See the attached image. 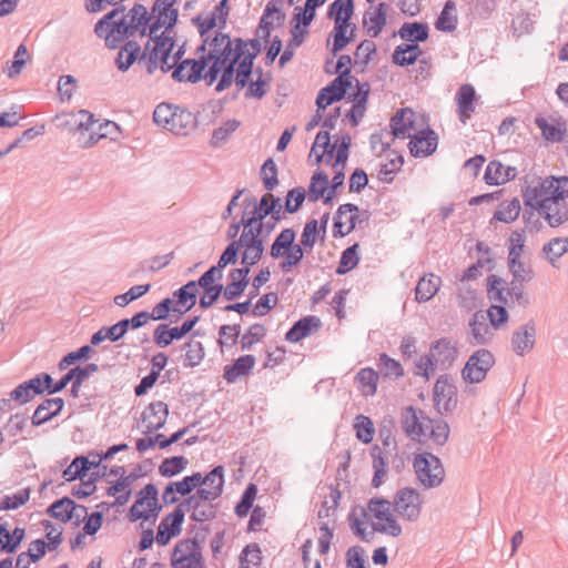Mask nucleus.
<instances>
[{"mask_svg": "<svg viewBox=\"0 0 568 568\" xmlns=\"http://www.w3.org/2000/svg\"><path fill=\"white\" fill-rule=\"evenodd\" d=\"M161 510L159 489L155 484L149 483L138 491L134 503L126 513V518L130 523L138 520L154 523Z\"/></svg>", "mask_w": 568, "mask_h": 568, "instance_id": "nucleus-1", "label": "nucleus"}, {"mask_svg": "<svg viewBox=\"0 0 568 568\" xmlns=\"http://www.w3.org/2000/svg\"><path fill=\"white\" fill-rule=\"evenodd\" d=\"M197 287L194 280L189 281L173 292V298L165 297L159 302L166 320H170V323H176L185 313L195 306L199 292Z\"/></svg>", "mask_w": 568, "mask_h": 568, "instance_id": "nucleus-2", "label": "nucleus"}, {"mask_svg": "<svg viewBox=\"0 0 568 568\" xmlns=\"http://www.w3.org/2000/svg\"><path fill=\"white\" fill-rule=\"evenodd\" d=\"M344 180L345 173L342 169L334 171L331 181L324 171H315L307 189L308 201L315 203L322 199L325 205L332 204L336 196V191L344 185Z\"/></svg>", "mask_w": 568, "mask_h": 568, "instance_id": "nucleus-3", "label": "nucleus"}, {"mask_svg": "<svg viewBox=\"0 0 568 568\" xmlns=\"http://www.w3.org/2000/svg\"><path fill=\"white\" fill-rule=\"evenodd\" d=\"M413 467L418 481L425 488H435L445 479V469L439 457L429 452L416 454Z\"/></svg>", "mask_w": 568, "mask_h": 568, "instance_id": "nucleus-4", "label": "nucleus"}, {"mask_svg": "<svg viewBox=\"0 0 568 568\" xmlns=\"http://www.w3.org/2000/svg\"><path fill=\"white\" fill-rule=\"evenodd\" d=\"M172 568H206L201 542L196 537L179 540L171 554Z\"/></svg>", "mask_w": 568, "mask_h": 568, "instance_id": "nucleus-5", "label": "nucleus"}, {"mask_svg": "<svg viewBox=\"0 0 568 568\" xmlns=\"http://www.w3.org/2000/svg\"><path fill=\"white\" fill-rule=\"evenodd\" d=\"M433 400L437 413L448 415L458 404V389L449 374L439 375L433 387Z\"/></svg>", "mask_w": 568, "mask_h": 568, "instance_id": "nucleus-6", "label": "nucleus"}, {"mask_svg": "<svg viewBox=\"0 0 568 568\" xmlns=\"http://www.w3.org/2000/svg\"><path fill=\"white\" fill-rule=\"evenodd\" d=\"M394 511L404 520L417 521L423 508L422 495L412 487H404L394 496Z\"/></svg>", "mask_w": 568, "mask_h": 568, "instance_id": "nucleus-7", "label": "nucleus"}, {"mask_svg": "<svg viewBox=\"0 0 568 568\" xmlns=\"http://www.w3.org/2000/svg\"><path fill=\"white\" fill-rule=\"evenodd\" d=\"M495 365V356L486 348L475 351L462 369L466 383L478 384L486 378L488 371Z\"/></svg>", "mask_w": 568, "mask_h": 568, "instance_id": "nucleus-8", "label": "nucleus"}, {"mask_svg": "<svg viewBox=\"0 0 568 568\" xmlns=\"http://www.w3.org/2000/svg\"><path fill=\"white\" fill-rule=\"evenodd\" d=\"M311 23V20L295 11L293 12V17L290 21L291 39L287 41L286 47L280 57V68H284L293 59L295 48H298L304 43L305 37L308 34Z\"/></svg>", "mask_w": 568, "mask_h": 568, "instance_id": "nucleus-9", "label": "nucleus"}, {"mask_svg": "<svg viewBox=\"0 0 568 568\" xmlns=\"http://www.w3.org/2000/svg\"><path fill=\"white\" fill-rule=\"evenodd\" d=\"M508 267L513 280L508 284L507 294L514 297L520 306L527 307L530 301L524 291V283L530 282L534 278V271L531 268H525L523 262H519V264L513 267L511 262H508Z\"/></svg>", "mask_w": 568, "mask_h": 568, "instance_id": "nucleus-10", "label": "nucleus"}, {"mask_svg": "<svg viewBox=\"0 0 568 568\" xmlns=\"http://www.w3.org/2000/svg\"><path fill=\"white\" fill-rule=\"evenodd\" d=\"M420 419H427V417L424 416V412L409 405L403 408L399 423L407 437L424 443L420 437L426 436L428 425H425Z\"/></svg>", "mask_w": 568, "mask_h": 568, "instance_id": "nucleus-11", "label": "nucleus"}, {"mask_svg": "<svg viewBox=\"0 0 568 568\" xmlns=\"http://www.w3.org/2000/svg\"><path fill=\"white\" fill-rule=\"evenodd\" d=\"M408 149L414 158H426L432 155L438 145V135L429 126L422 129L414 135H409Z\"/></svg>", "mask_w": 568, "mask_h": 568, "instance_id": "nucleus-12", "label": "nucleus"}, {"mask_svg": "<svg viewBox=\"0 0 568 568\" xmlns=\"http://www.w3.org/2000/svg\"><path fill=\"white\" fill-rule=\"evenodd\" d=\"M352 87L351 81H346L343 77H336L318 91L315 101L318 110H325L328 105L345 99L347 90Z\"/></svg>", "mask_w": 568, "mask_h": 568, "instance_id": "nucleus-13", "label": "nucleus"}, {"mask_svg": "<svg viewBox=\"0 0 568 568\" xmlns=\"http://www.w3.org/2000/svg\"><path fill=\"white\" fill-rule=\"evenodd\" d=\"M536 324L534 320H529L524 325L517 327L511 334V349L518 356L529 353L536 344Z\"/></svg>", "mask_w": 568, "mask_h": 568, "instance_id": "nucleus-14", "label": "nucleus"}, {"mask_svg": "<svg viewBox=\"0 0 568 568\" xmlns=\"http://www.w3.org/2000/svg\"><path fill=\"white\" fill-rule=\"evenodd\" d=\"M169 414V405L163 400L150 403L141 415L142 420L148 422L146 429L143 434L149 435L162 429L165 426Z\"/></svg>", "mask_w": 568, "mask_h": 568, "instance_id": "nucleus-15", "label": "nucleus"}, {"mask_svg": "<svg viewBox=\"0 0 568 568\" xmlns=\"http://www.w3.org/2000/svg\"><path fill=\"white\" fill-rule=\"evenodd\" d=\"M65 402L62 397L44 398L30 417L32 426L39 427L51 422L61 414Z\"/></svg>", "mask_w": 568, "mask_h": 568, "instance_id": "nucleus-16", "label": "nucleus"}, {"mask_svg": "<svg viewBox=\"0 0 568 568\" xmlns=\"http://www.w3.org/2000/svg\"><path fill=\"white\" fill-rule=\"evenodd\" d=\"M322 327V321L315 315H306L293 323L285 333V341L288 343H298L317 332Z\"/></svg>", "mask_w": 568, "mask_h": 568, "instance_id": "nucleus-17", "label": "nucleus"}, {"mask_svg": "<svg viewBox=\"0 0 568 568\" xmlns=\"http://www.w3.org/2000/svg\"><path fill=\"white\" fill-rule=\"evenodd\" d=\"M256 363V358L252 354L242 355L232 361L223 368V378L229 383L233 384L241 377L248 376Z\"/></svg>", "mask_w": 568, "mask_h": 568, "instance_id": "nucleus-18", "label": "nucleus"}, {"mask_svg": "<svg viewBox=\"0 0 568 568\" xmlns=\"http://www.w3.org/2000/svg\"><path fill=\"white\" fill-rule=\"evenodd\" d=\"M517 169L515 166H504L500 161L493 160L485 170L484 180L488 185H501L515 180Z\"/></svg>", "mask_w": 568, "mask_h": 568, "instance_id": "nucleus-19", "label": "nucleus"}, {"mask_svg": "<svg viewBox=\"0 0 568 568\" xmlns=\"http://www.w3.org/2000/svg\"><path fill=\"white\" fill-rule=\"evenodd\" d=\"M151 41L154 43L151 52L159 55L160 69L163 73H168L174 69L173 64L169 63V59L171 58L172 51L175 47L174 38L171 36L155 34L154 37H151Z\"/></svg>", "mask_w": 568, "mask_h": 568, "instance_id": "nucleus-20", "label": "nucleus"}, {"mask_svg": "<svg viewBox=\"0 0 568 568\" xmlns=\"http://www.w3.org/2000/svg\"><path fill=\"white\" fill-rule=\"evenodd\" d=\"M205 74L196 63L195 59L187 58L174 67L171 78L175 82L197 83L204 79Z\"/></svg>", "mask_w": 568, "mask_h": 568, "instance_id": "nucleus-21", "label": "nucleus"}, {"mask_svg": "<svg viewBox=\"0 0 568 568\" xmlns=\"http://www.w3.org/2000/svg\"><path fill=\"white\" fill-rule=\"evenodd\" d=\"M457 111L460 122L464 124L470 119L475 111V102L477 100L475 88L469 84H463L456 93Z\"/></svg>", "mask_w": 568, "mask_h": 568, "instance_id": "nucleus-22", "label": "nucleus"}, {"mask_svg": "<svg viewBox=\"0 0 568 568\" xmlns=\"http://www.w3.org/2000/svg\"><path fill=\"white\" fill-rule=\"evenodd\" d=\"M99 371V366L95 363H88L84 366L75 365L70 368L59 381L53 379L54 389L57 393L62 392L69 383L75 381H87L93 373Z\"/></svg>", "mask_w": 568, "mask_h": 568, "instance_id": "nucleus-23", "label": "nucleus"}, {"mask_svg": "<svg viewBox=\"0 0 568 568\" xmlns=\"http://www.w3.org/2000/svg\"><path fill=\"white\" fill-rule=\"evenodd\" d=\"M388 4L379 2L374 12H365L363 26L367 27L366 32L371 38H376L383 31L387 22Z\"/></svg>", "mask_w": 568, "mask_h": 568, "instance_id": "nucleus-24", "label": "nucleus"}, {"mask_svg": "<svg viewBox=\"0 0 568 568\" xmlns=\"http://www.w3.org/2000/svg\"><path fill=\"white\" fill-rule=\"evenodd\" d=\"M78 504L70 497L64 496L54 500L47 509L45 514L53 519L63 524L71 521L74 517V511Z\"/></svg>", "mask_w": 568, "mask_h": 568, "instance_id": "nucleus-25", "label": "nucleus"}, {"mask_svg": "<svg viewBox=\"0 0 568 568\" xmlns=\"http://www.w3.org/2000/svg\"><path fill=\"white\" fill-rule=\"evenodd\" d=\"M183 520L172 514L162 518L158 526L156 542L159 546H166L172 538L182 532Z\"/></svg>", "mask_w": 568, "mask_h": 568, "instance_id": "nucleus-26", "label": "nucleus"}, {"mask_svg": "<svg viewBox=\"0 0 568 568\" xmlns=\"http://www.w3.org/2000/svg\"><path fill=\"white\" fill-rule=\"evenodd\" d=\"M349 27L351 21H344L339 19L338 21L334 22L333 31L331 32L326 43L329 48L332 57H336L351 43V38H346Z\"/></svg>", "mask_w": 568, "mask_h": 568, "instance_id": "nucleus-27", "label": "nucleus"}, {"mask_svg": "<svg viewBox=\"0 0 568 568\" xmlns=\"http://www.w3.org/2000/svg\"><path fill=\"white\" fill-rule=\"evenodd\" d=\"M398 34L405 42L420 43L429 38V27L426 22H404L394 36Z\"/></svg>", "mask_w": 568, "mask_h": 568, "instance_id": "nucleus-28", "label": "nucleus"}, {"mask_svg": "<svg viewBox=\"0 0 568 568\" xmlns=\"http://www.w3.org/2000/svg\"><path fill=\"white\" fill-rule=\"evenodd\" d=\"M26 537V529L16 527L12 531L8 529V524H0V551L14 554Z\"/></svg>", "mask_w": 568, "mask_h": 568, "instance_id": "nucleus-29", "label": "nucleus"}, {"mask_svg": "<svg viewBox=\"0 0 568 568\" xmlns=\"http://www.w3.org/2000/svg\"><path fill=\"white\" fill-rule=\"evenodd\" d=\"M538 214L545 219L550 227H558L568 221V204L562 201L546 203Z\"/></svg>", "mask_w": 568, "mask_h": 568, "instance_id": "nucleus-30", "label": "nucleus"}, {"mask_svg": "<svg viewBox=\"0 0 568 568\" xmlns=\"http://www.w3.org/2000/svg\"><path fill=\"white\" fill-rule=\"evenodd\" d=\"M535 124L541 131L542 138L551 143L565 142L567 138V125L566 122H558L556 124L550 123L544 116H536Z\"/></svg>", "mask_w": 568, "mask_h": 568, "instance_id": "nucleus-31", "label": "nucleus"}, {"mask_svg": "<svg viewBox=\"0 0 568 568\" xmlns=\"http://www.w3.org/2000/svg\"><path fill=\"white\" fill-rule=\"evenodd\" d=\"M229 280L230 282L224 287V298L226 301H235L244 293L250 284V278L244 270L237 271L232 268L229 272Z\"/></svg>", "mask_w": 568, "mask_h": 568, "instance_id": "nucleus-32", "label": "nucleus"}, {"mask_svg": "<svg viewBox=\"0 0 568 568\" xmlns=\"http://www.w3.org/2000/svg\"><path fill=\"white\" fill-rule=\"evenodd\" d=\"M369 454L372 457V466L374 469L372 487L378 488L384 484L387 475L388 457L377 444L371 447Z\"/></svg>", "mask_w": 568, "mask_h": 568, "instance_id": "nucleus-33", "label": "nucleus"}, {"mask_svg": "<svg viewBox=\"0 0 568 568\" xmlns=\"http://www.w3.org/2000/svg\"><path fill=\"white\" fill-rule=\"evenodd\" d=\"M139 29L136 23H132L128 21L125 17H122L113 22L112 28L108 31V33L111 34V41L108 42V47L110 49L119 48L120 42L134 36Z\"/></svg>", "mask_w": 568, "mask_h": 568, "instance_id": "nucleus-34", "label": "nucleus"}, {"mask_svg": "<svg viewBox=\"0 0 568 568\" xmlns=\"http://www.w3.org/2000/svg\"><path fill=\"white\" fill-rule=\"evenodd\" d=\"M547 187L545 179L537 186H527L523 192V200L526 209L537 210L547 209L549 197L546 195Z\"/></svg>", "mask_w": 568, "mask_h": 568, "instance_id": "nucleus-35", "label": "nucleus"}, {"mask_svg": "<svg viewBox=\"0 0 568 568\" xmlns=\"http://www.w3.org/2000/svg\"><path fill=\"white\" fill-rule=\"evenodd\" d=\"M296 240V232L292 227L283 229L274 239L270 247V256L273 260L283 258L293 247Z\"/></svg>", "mask_w": 568, "mask_h": 568, "instance_id": "nucleus-36", "label": "nucleus"}, {"mask_svg": "<svg viewBox=\"0 0 568 568\" xmlns=\"http://www.w3.org/2000/svg\"><path fill=\"white\" fill-rule=\"evenodd\" d=\"M196 118L186 109L176 106V112L172 118V123L166 126V130L175 135H187V133L195 129Z\"/></svg>", "mask_w": 568, "mask_h": 568, "instance_id": "nucleus-37", "label": "nucleus"}, {"mask_svg": "<svg viewBox=\"0 0 568 568\" xmlns=\"http://www.w3.org/2000/svg\"><path fill=\"white\" fill-rule=\"evenodd\" d=\"M413 113V111L408 108L398 109L395 114L389 120V128L392 134V142L395 139H405L408 135V132L414 126V121L409 119L406 121V113Z\"/></svg>", "mask_w": 568, "mask_h": 568, "instance_id": "nucleus-38", "label": "nucleus"}, {"mask_svg": "<svg viewBox=\"0 0 568 568\" xmlns=\"http://www.w3.org/2000/svg\"><path fill=\"white\" fill-rule=\"evenodd\" d=\"M141 52V47L135 40H128L118 52L115 59L116 68L121 72L128 71L138 60Z\"/></svg>", "mask_w": 568, "mask_h": 568, "instance_id": "nucleus-39", "label": "nucleus"}, {"mask_svg": "<svg viewBox=\"0 0 568 568\" xmlns=\"http://www.w3.org/2000/svg\"><path fill=\"white\" fill-rule=\"evenodd\" d=\"M442 278L434 274L423 276L415 288V298L418 303L428 302L438 292Z\"/></svg>", "mask_w": 568, "mask_h": 568, "instance_id": "nucleus-40", "label": "nucleus"}, {"mask_svg": "<svg viewBox=\"0 0 568 568\" xmlns=\"http://www.w3.org/2000/svg\"><path fill=\"white\" fill-rule=\"evenodd\" d=\"M181 348L185 349L183 355V367L185 368L199 366L205 357V348L200 341L189 338Z\"/></svg>", "mask_w": 568, "mask_h": 568, "instance_id": "nucleus-41", "label": "nucleus"}, {"mask_svg": "<svg viewBox=\"0 0 568 568\" xmlns=\"http://www.w3.org/2000/svg\"><path fill=\"white\" fill-rule=\"evenodd\" d=\"M103 471L100 470H92L89 474V477L87 480L84 478L81 479V485L73 486L71 489L72 496H74L78 499H84L97 490V483L102 479L105 476V471L108 469L106 465L102 466Z\"/></svg>", "mask_w": 568, "mask_h": 568, "instance_id": "nucleus-42", "label": "nucleus"}, {"mask_svg": "<svg viewBox=\"0 0 568 568\" xmlns=\"http://www.w3.org/2000/svg\"><path fill=\"white\" fill-rule=\"evenodd\" d=\"M126 323L128 329H138L144 326L149 321H166L160 303H156L152 312L140 311L136 312L131 318H123Z\"/></svg>", "mask_w": 568, "mask_h": 568, "instance_id": "nucleus-43", "label": "nucleus"}, {"mask_svg": "<svg viewBox=\"0 0 568 568\" xmlns=\"http://www.w3.org/2000/svg\"><path fill=\"white\" fill-rule=\"evenodd\" d=\"M244 51L239 50L237 38L226 40L225 44L215 52V61L221 64H234L236 65L243 58Z\"/></svg>", "mask_w": 568, "mask_h": 568, "instance_id": "nucleus-44", "label": "nucleus"}, {"mask_svg": "<svg viewBox=\"0 0 568 568\" xmlns=\"http://www.w3.org/2000/svg\"><path fill=\"white\" fill-rule=\"evenodd\" d=\"M545 181L549 202H565V199L568 197V176H547Z\"/></svg>", "mask_w": 568, "mask_h": 568, "instance_id": "nucleus-45", "label": "nucleus"}, {"mask_svg": "<svg viewBox=\"0 0 568 568\" xmlns=\"http://www.w3.org/2000/svg\"><path fill=\"white\" fill-rule=\"evenodd\" d=\"M388 156V163L381 164L378 171V179L385 183H392L394 175L400 171L405 163L404 156L396 150H392Z\"/></svg>", "mask_w": 568, "mask_h": 568, "instance_id": "nucleus-46", "label": "nucleus"}, {"mask_svg": "<svg viewBox=\"0 0 568 568\" xmlns=\"http://www.w3.org/2000/svg\"><path fill=\"white\" fill-rule=\"evenodd\" d=\"M507 283L504 278L496 274H491L487 277V295L489 300L496 301L499 304L507 305L508 296L507 294Z\"/></svg>", "mask_w": 568, "mask_h": 568, "instance_id": "nucleus-47", "label": "nucleus"}, {"mask_svg": "<svg viewBox=\"0 0 568 568\" xmlns=\"http://www.w3.org/2000/svg\"><path fill=\"white\" fill-rule=\"evenodd\" d=\"M359 244L354 243L342 252L336 274L344 275L351 272L359 264Z\"/></svg>", "mask_w": 568, "mask_h": 568, "instance_id": "nucleus-48", "label": "nucleus"}, {"mask_svg": "<svg viewBox=\"0 0 568 568\" xmlns=\"http://www.w3.org/2000/svg\"><path fill=\"white\" fill-rule=\"evenodd\" d=\"M378 374L372 367L362 368L355 376V382L358 383V388L362 389L365 396H373L377 392Z\"/></svg>", "mask_w": 568, "mask_h": 568, "instance_id": "nucleus-49", "label": "nucleus"}, {"mask_svg": "<svg viewBox=\"0 0 568 568\" xmlns=\"http://www.w3.org/2000/svg\"><path fill=\"white\" fill-rule=\"evenodd\" d=\"M29 385L32 394L36 396L40 395H53L57 394L54 389L53 378L49 373L42 372L37 374L34 377L26 381Z\"/></svg>", "mask_w": 568, "mask_h": 568, "instance_id": "nucleus-50", "label": "nucleus"}, {"mask_svg": "<svg viewBox=\"0 0 568 568\" xmlns=\"http://www.w3.org/2000/svg\"><path fill=\"white\" fill-rule=\"evenodd\" d=\"M432 351L435 352V361L440 363L442 366L448 367L453 364L456 358V348L452 346L450 341L447 338H440L432 344Z\"/></svg>", "mask_w": 568, "mask_h": 568, "instance_id": "nucleus-51", "label": "nucleus"}, {"mask_svg": "<svg viewBox=\"0 0 568 568\" xmlns=\"http://www.w3.org/2000/svg\"><path fill=\"white\" fill-rule=\"evenodd\" d=\"M355 10L354 0H334L327 10V18L334 22L341 20L351 21Z\"/></svg>", "mask_w": 568, "mask_h": 568, "instance_id": "nucleus-52", "label": "nucleus"}, {"mask_svg": "<svg viewBox=\"0 0 568 568\" xmlns=\"http://www.w3.org/2000/svg\"><path fill=\"white\" fill-rule=\"evenodd\" d=\"M520 210L521 207L518 197H514L510 201H504L500 203L499 209L495 211L493 220L503 223L515 222L520 214Z\"/></svg>", "mask_w": 568, "mask_h": 568, "instance_id": "nucleus-53", "label": "nucleus"}, {"mask_svg": "<svg viewBox=\"0 0 568 568\" xmlns=\"http://www.w3.org/2000/svg\"><path fill=\"white\" fill-rule=\"evenodd\" d=\"M145 474L142 471V466L138 465L131 473L128 475H122L116 480L112 481L111 485L106 488L108 496H115L123 489H131V486Z\"/></svg>", "mask_w": 568, "mask_h": 568, "instance_id": "nucleus-54", "label": "nucleus"}, {"mask_svg": "<svg viewBox=\"0 0 568 568\" xmlns=\"http://www.w3.org/2000/svg\"><path fill=\"white\" fill-rule=\"evenodd\" d=\"M307 196V191L303 186H295L290 189L284 197V204H282L283 210L287 214L297 213Z\"/></svg>", "mask_w": 568, "mask_h": 568, "instance_id": "nucleus-55", "label": "nucleus"}, {"mask_svg": "<svg viewBox=\"0 0 568 568\" xmlns=\"http://www.w3.org/2000/svg\"><path fill=\"white\" fill-rule=\"evenodd\" d=\"M187 464L189 460L182 455L166 457L159 466V474L165 478L174 477L182 473L186 468Z\"/></svg>", "mask_w": 568, "mask_h": 568, "instance_id": "nucleus-56", "label": "nucleus"}, {"mask_svg": "<svg viewBox=\"0 0 568 568\" xmlns=\"http://www.w3.org/2000/svg\"><path fill=\"white\" fill-rule=\"evenodd\" d=\"M429 434L427 435L436 445L444 446L448 438L450 428L448 423L443 418L430 419L427 417Z\"/></svg>", "mask_w": 568, "mask_h": 568, "instance_id": "nucleus-57", "label": "nucleus"}, {"mask_svg": "<svg viewBox=\"0 0 568 568\" xmlns=\"http://www.w3.org/2000/svg\"><path fill=\"white\" fill-rule=\"evenodd\" d=\"M94 352L95 351L91 345H83L79 347L77 351L67 353L60 359L58 367L60 371H64L71 365H77L78 363L85 362L89 358H91Z\"/></svg>", "mask_w": 568, "mask_h": 568, "instance_id": "nucleus-58", "label": "nucleus"}, {"mask_svg": "<svg viewBox=\"0 0 568 568\" xmlns=\"http://www.w3.org/2000/svg\"><path fill=\"white\" fill-rule=\"evenodd\" d=\"M354 429L356 432V437L363 444H369L375 435L374 423L371 417L359 414L354 419Z\"/></svg>", "mask_w": 568, "mask_h": 568, "instance_id": "nucleus-59", "label": "nucleus"}, {"mask_svg": "<svg viewBox=\"0 0 568 568\" xmlns=\"http://www.w3.org/2000/svg\"><path fill=\"white\" fill-rule=\"evenodd\" d=\"M260 178L266 191L272 192L278 185V170L272 158L266 159L262 164Z\"/></svg>", "mask_w": 568, "mask_h": 568, "instance_id": "nucleus-60", "label": "nucleus"}, {"mask_svg": "<svg viewBox=\"0 0 568 568\" xmlns=\"http://www.w3.org/2000/svg\"><path fill=\"white\" fill-rule=\"evenodd\" d=\"M254 71V61L243 57L235 65V84L237 92L247 87L252 82Z\"/></svg>", "mask_w": 568, "mask_h": 568, "instance_id": "nucleus-61", "label": "nucleus"}, {"mask_svg": "<svg viewBox=\"0 0 568 568\" xmlns=\"http://www.w3.org/2000/svg\"><path fill=\"white\" fill-rule=\"evenodd\" d=\"M318 239L322 240V233L317 229V220H308L303 227L300 244L306 248V253H311Z\"/></svg>", "mask_w": 568, "mask_h": 568, "instance_id": "nucleus-62", "label": "nucleus"}, {"mask_svg": "<svg viewBox=\"0 0 568 568\" xmlns=\"http://www.w3.org/2000/svg\"><path fill=\"white\" fill-rule=\"evenodd\" d=\"M267 329L263 324L254 323L241 337V349L250 351L254 344L261 342L266 336Z\"/></svg>", "mask_w": 568, "mask_h": 568, "instance_id": "nucleus-63", "label": "nucleus"}, {"mask_svg": "<svg viewBox=\"0 0 568 568\" xmlns=\"http://www.w3.org/2000/svg\"><path fill=\"white\" fill-rule=\"evenodd\" d=\"M174 341H178V331L173 329L170 324L161 323L153 332V342L160 348L170 346Z\"/></svg>", "mask_w": 568, "mask_h": 568, "instance_id": "nucleus-64", "label": "nucleus"}]
</instances>
